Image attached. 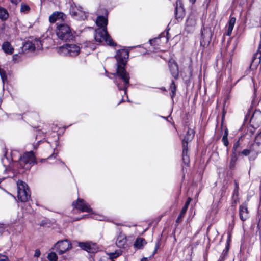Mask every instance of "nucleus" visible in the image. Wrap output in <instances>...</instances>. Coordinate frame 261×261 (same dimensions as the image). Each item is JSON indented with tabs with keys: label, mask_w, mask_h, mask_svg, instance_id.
I'll list each match as a JSON object with an SVG mask.
<instances>
[{
	"label": "nucleus",
	"mask_w": 261,
	"mask_h": 261,
	"mask_svg": "<svg viewBox=\"0 0 261 261\" xmlns=\"http://www.w3.org/2000/svg\"><path fill=\"white\" fill-rule=\"evenodd\" d=\"M129 53L126 49H121L117 51L115 58L116 59V72L113 74L114 82L119 90H124L126 94L127 89L129 85V74L126 70L125 67L128 58Z\"/></svg>",
	"instance_id": "1"
},
{
	"label": "nucleus",
	"mask_w": 261,
	"mask_h": 261,
	"mask_svg": "<svg viewBox=\"0 0 261 261\" xmlns=\"http://www.w3.org/2000/svg\"><path fill=\"white\" fill-rule=\"evenodd\" d=\"M56 34L61 40L65 42L73 40L74 38L73 31L65 23H61L57 26Z\"/></svg>",
	"instance_id": "2"
},
{
	"label": "nucleus",
	"mask_w": 261,
	"mask_h": 261,
	"mask_svg": "<svg viewBox=\"0 0 261 261\" xmlns=\"http://www.w3.org/2000/svg\"><path fill=\"white\" fill-rule=\"evenodd\" d=\"M194 136V131L193 129L189 128L187 131L186 135L182 140V161L183 163L186 165H188L189 163H190V159L188 151V143L189 141L192 140Z\"/></svg>",
	"instance_id": "3"
},
{
	"label": "nucleus",
	"mask_w": 261,
	"mask_h": 261,
	"mask_svg": "<svg viewBox=\"0 0 261 261\" xmlns=\"http://www.w3.org/2000/svg\"><path fill=\"white\" fill-rule=\"evenodd\" d=\"M94 38L97 42L99 43L105 41L108 45L114 46V43L106 30V28H98L95 30Z\"/></svg>",
	"instance_id": "4"
},
{
	"label": "nucleus",
	"mask_w": 261,
	"mask_h": 261,
	"mask_svg": "<svg viewBox=\"0 0 261 261\" xmlns=\"http://www.w3.org/2000/svg\"><path fill=\"white\" fill-rule=\"evenodd\" d=\"M18 199L21 202L27 201L31 197L30 190L27 184L22 181L17 182Z\"/></svg>",
	"instance_id": "5"
},
{
	"label": "nucleus",
	"mask_w": 261,
	"mask_h": 261,
	"mask_svg": "<svg viewBox=\"0 0 261 261\" xmlns=\"http://www.w3.org/2000/svg\"><path fill=\"white\" fill-rule=\"evenodd\" d=\"M35 162V156L32 151L23 154L19 158V164L22 168L29 169L31 165Z\"/></svg>",
	"instance_id": "6"
},
{
	"label": "nucleus",
	"mask_w": 261,
	"mask_h": 261,
	"mask_svg": "<svg viewBox=\"0 0 261 261\" xmlns=\"http://www.w3.org/2000/svg\"><path fill=\"white\" fill-rule=\"evenodd\" d=\"M60 50L65 55L70 57H76L80 53V48L75 44H66L60 47Z\"/></svg>",
	"instance_id": "7"
},
{
	"label": "nucleus",
	"mask_w": 261,
	"mask_h": 261,
	"mask_svg": "<svg viewBox=\"0 0 261 261\" xmlns=\"http://www.w3.org/2000/svg\"><path fill=\"white\" fill-rule=\"evenodd\" d=\"M59 254H62L71 247V243L67 240L58 241L55 246Z\"/></svg>",
	"instance_id": "8"
},
{
	"label": "nucleus",
	"mask_w": 261,
	"mask_h": 261,
	"mask_svg": "<svg viewBox=\"0 0 261 261\" xmlns=\"http://www.w3.org/2000/svg\"><path fill=\"white\" fill-rule=\"evenodd\" d=\"M201 34L202 37V40L200 41L201 44L203 43L204 45L206 44H208L211 41V38L213 35L211 28H203L201 30Z\"/></svg>",
	"instance_id": "9"
},
{
	"label": "nucleus",
	"mask_w": 261,
	"mask_h": 261,
	"mask_svg": "<svg viewBox=\"0 0 261 261\" xmlns=\"http://www.w3.org/2000/svg\"><path fill=\"white\" fill-rule=\"evenodd\" d=\"M261 60V34H260V41L258 47V49L256 53H255L252 58L251 63L250 64V68L252 69H256Z\"/></svg>",
	"instance_id": "10"
},
{
	"label": "nucleus",
	"mask_w": 261,
	"mask_h": 261,
	"mask_svg": "<svg viewBox=\"0 0 261 261\" xmlns=\"http://www.w3.org/2000/svg\"><path fill=\"white\" fill-rule=\"evenodd\" d=\"M185 15V10L181 5V2L179 0L176 1V7L175 9V16L176 19L178 21L182 20Z\"/></svg>",
	"instance_id": "11"
},
{
	"label": "nucleus",
	"mask_w": 261,
	"mask_h": 261,
	"mask_svg": "<svg viewBox=\"0 0 261 261\" xmlns=\"http://www.w3.org/2000/svg\"><path fill=\"white\" fill-rule=\"evenodd\" d=\"M75 207L82 212H91L92 210L90 206L83 199L79 198Z\"/></svg>",
	"instance_id": "12"
},
{
	"label": "nucleus",
	"mask_w": 261,
	"mask_h": 261,
	"mask_svg": "<svg viewBox=\"0 0 261 261\" xmlns=\"http://www.w3.org/2000/svg\"><path fill=\"white\" fill-rule=\"evenodd\" d=\"M168 65L172 76L175 79H177L179 76V69L177 63L174 61H169Z\"/></svg>",
	"instance_id": "13"
},
{
	"label": "nucleus",
	"mask_w": 261,
	"mask_h": 261,
	"mask_svg": "<svg viewBox=\"0 0 261 261\" xmlns=\"http://www.w3.org/2000/svg\"><path fill=\"white\" fill-rule=\"evenodd\" d=\"M81 9V7L77 8L76 7H72L70 10V14L72 16H80L81 19L84 20L87 18V14Z\"/></svg>",
	"instance_id": "14"
},
{
	"label": "nucleus",
	"mask_w": 261,
	"mask_h": 261,
	"mask_svg": "<svg viewBox=\"0 0 261 261\" xmlns=\"http://www.w3.org/2000/svg\"><path fill=\"white\" fill-rule=\"evenodd\" d=\"M248 210L247 204L244 203L241 204L239 207V215L240 219L244 221L248 217Z\"/></svg>",
	"instance_id": "15"
},
{
	"label": "nucleus",
	"mask_w": 261,
	"mask_h": 261,
	"mask_svg": "<svg viewBox=\"0 0 261 261\" xmlns=\"http://www.w3.org/2000/svg\"><path fill=\"white\" fill-rule=\"evenodd\" d=\"M116 245L119 248H125L127 246V239L125 234H120L118 236L116 242Z\"/></svg>",
	"instance_id": "16"
},
{
	"label": "nucleus",
	"mask_w": 261,
	"mask_h": 261,
	"mask_svg": "<svg viewBox=\"0 0 261 261\" xmlns=\"http://www.w3.org/2000/svg\"><path fill=\"white\" fill-rule=\"evenodd\" d=\"M261 136V130L257 134L255 137V142L250 146V149L252 151L255 152L256 153H261V148L259 146L260 145V142L256 141L258 137Z\"/></svg>",
	"instance_id": "17"
},
{
	"label": "nucleus",
	"mask_w": 261,
	"mask_h": 261,
	"mask_svg": "<svg viewBox=\"0 0 261 261\" xmlns=\"http://www.w3.org/2000/svg\"><path fill=\"white\" fill-rule=\"evenodd\" d=\"M65 17V15L63 13L56 12L49 16V20L51 23H54L57 20H63Z\"/></svg>",
	"instance_id": "18"
},
{
	"label": "nucleus",
	"mask_w": 261,
	"mask_h": 261,
	"mask_svg": "<svg viewBox=\"0 0 261 261\" xmlns=\"http://www.w3.org/2000/svg\"><path fill=\"white\" fill-rule=\"evenodd\" d=\"M250 122L257 125L261 124V113L260 111H255L250 119Z\"/></svg>",
	"instance_id": "19"
},
{
	"label": "nucleus",
	"mask_w": 261,
	"mask_h": 261,
	"mask_svg": "<svg viewBox=\"0 0 261 261\" xmlns=\"http://www.w3.org/2000/svg\"><path fill=\"white\" fill-rule=\"evenodd\" d=\"M242 148V147L241 145L240 140L239 139L233 144L232 149V154L237 156H240Z\"/></svg>",
	"instance_id": "20"
},
{
	"label": "nucleus",
	"mask_w": 261,
	"mask_h": 261,
	"mask_svg": "<svg viewBox=\"0 0 261 261\" xmlns=\"http://www.w3.org/2000/svg\"><path fill=\"white\" fill-rule=\"evenodd\" d=\"M35 49V45L32 42L27 41L23 43L22 47V51L23 53L26 51H33Z\"/></svg>",
	"instance_id": "21"
},
{
	"label": "nucleus",
	"mask_w": 261,
	"mask_h": 261,
	"mask_svg": "<svg viewBox=\"0 0 261 261\" xmlns=\"http://www.w3.org/2000/svg\"><path fill=\"white\" fill-rule=\"evenodd\" d=\"M2 49L4 51L9 55H12L14 52V48L8 41L4 42L2 45Z\"/></svg>",
	"instance_id": "22"
},
{
	"label": "nucleus",
	"mask_w": 261,
	"mask_h": 261,
	"mask_svg": "<svg viewBox=\"0 0 261 261\" xmlns=\"http://www.w3.org/2000/svg\"><path fill=\"white\" fill-rule=\"evenodd\" d=\"M96 23L100 28H106L108 24V20L103 16H99L97 18Z\"/></svg>",
	"instance_id": "23"
},
{
	"label": "nucleus",
	"mask_w": 261,
	"mask_h": 261,
	"mask_svg": "<svg viewBox=\"0 0 261 261\" xmlns=\"http://www.w3.org/2000/svg\"><path fill=\"white\" fill-rule=\"evenodd\" d=\"M236 18L231 17L230 18L228 21V27L227 30V32L226 33V35L227 36H230L231 34L232 31L233 30L234 23L236 22Z\"/></svg>",
	"instance_id": "24"
},
{
	"label": "nucleus",
	"mask_w": 261,
	"mask_h": 261,
	"mask_svg": "<svg viewBox=\"0 0 261 261\" xmlns=\"http://www.w3.org/2000/svg\"><path fill=\"white\" fill-rule=\"evenodd\" d=\"M146 242L144 238H139L136 239L134 243V246L138 249H142Z\"/></svg>",
	"instance_id": "25"
},
{
	"label": "nucleus",
	"mask_w": 261,
	"mask_h": 261,
	"mask_svg": "<svg viewBox=\"0 0 261 261\" xmlns=\"http://www.w3.org/2000/svg\"><path fill=\"white\" fill-rule=\"evenodd\" d=\"M196 24V20L193 16H189L186 21L187 27H194Z\"/></svg>",
	"instance_id": "26"
},
{
	"label": "nucleus",
	"mask_w": 261,
	"mask_h": 261,
	"mask_svg": "<svg viewBox=\"0 0 261 261\" xmlns=\"http://www.w3.org/2000/svg\"><path fill=\"white\" fill-rule=\"evenodd\" d=\"M237 155L231 154V159L229 164V168L231 170H233L235 168L236 163L237 161L238 160Z\"/></svg>",
	"instance_id": "27"
},
{
	"label": "nucleus",
	"mask_w": 261,
	"mask_h": 261,
	"mask_svg": "<svg viewBox=\"0 0 261 261\" xmlns=\"http://www.w3.org/2000/svg\"><path fill=\"white\" fill-rule=\"evenodd\" d=\"M8 16L9 14L7 10L4 8H0V18L5 20L8 18Z\"/></svg>",
	"instance_id": "28"
},
{
	"label": "nucleus",
	"mask_w": 261,
	"mask_h": 261,
	"mask_svg": "<svg viewBox=\"0 0 261 261\" xmlns=\"http://www.w3.org/2000/svg\"><path fill=\"white\" fill-rule=\"evenodd\" d=\"M79 246L83 250L87 252H91V245L88 243H80Z\"/></svg>",
	"instance_id": "29"
},
{
	"label": "nucleus",
	"mask_w": 261,
	"mask_h": 261,
	"mask_svg": "<svg viewBox=\"0 0 261 261\" xmlns=\"http://www.w3.org/2000/svg\"><path fill=\"white\" fill-rule=\"evenodd\" d=\"M170 89L171 91V96L173 98L175 95L176 90V86L174 81H172L170 84Z\"/></svg>",
	"instance_id": "30"
},
{
	"label": "nucleus",
	"mask_w": 261,
	"mask_h": 261,
	"mask_svg": "<svg viewBox=\"0 0 261 261\" xmlns=\"http://www.w3.org/2000/svg\"><path fill=\"white\" fill-rule=\"evenodd\" d=\"M187 211V210H185V208H182L179 215L178 216V217H177V218L176 220V223H179L181 222V221H182V218L184 217V216L185 215Z\"/></svg>",
	"instance_id": "31"
},
{
	"label": "nucleus",
	"mask_w": 261,
	"mask_h": 261,
	"mask_svg": "<svg viewBox=\"0 0 261 261\" xmlns=\"http://www.w3.org/2000/svg\"><path fill=\"white\" fill-rule=\"evenodd\" d=\"M48 259L50 261H56L57 260V256L56 253L50 252L48 254Z\"/></svg>",
	"instance_id": "32"
},
{
	"label": "nucleus",
	"mask_w": 261,
	"mask_h": 261,
	"mask_svg": "<svg viewBox=\"0 0 261 261\" xmlns=\"http://www.w3.org/2000/svg\"><path fill=\"white\" fill-rule=\"evenodd\" d=\"M30 7L24 3L21 4L20 11L21 12H27L30 10Z\"/></svg>",
	"instance_id": "33"
},
{
	"label": "nucleus",
	"mask_w": 261,
	"mask_h": 261,
	"mask_svg": "<svg viewBox=\"0 0 261 261\" xmlns=\"http://www.w3.org/2000/svg\"><path fill=\"white\" fill-rule=\"evenodd\" d=\"M34 43L35 45V48H37V49H40L41 48L42 44L41 40H36L34 41Z\"/></svg>",
	"instance_id": "34"
},
{
	"label": "nucleus",
	"mask_w": 261,
	"mask_h": 261,
	"mask_svg": "<svg viewBox=\"0 0 261 261\" xmlns=\"http://www.w3.org/2000/svg\"><path fill=\"white\" fill-rule=\"evenodd\" d=\"M228 246H229L228 244H227V245L226 247V251H224V252L223 253L222 256L221 257V258L219 259L218 261H224L225 256H226L227 255V253H228V249H229Z\"/></svg>",
	"instance_id": "35"
},
{
	"label": "nucleus",
	"mask_w": 261,
	"mask_h": 261,
	"mask_svg": "<svg viewBox=\"0 0 261 261\" xmlns=\"http://www.w3.org/2000/svg\"><path fill=\"white\" fill-rule=\"evenodd\" d=\"M251 151H252L251 150L250 148V149H244L241 151L240 155H243L244 156H248L249 155V154L250 153V152Z\"/></svg>",
	"instance_id": "36"
},
{
	"label": "nucleus",
	"mask_w": 261,
	"mask_h": 261,
	"mask_svg": "<svg viewBox=\"0 0 261 261\" xmlns=\"http://www.w3.org/2000/svg\"><path fill=\"white\" fill-rule=\"evenodd\" d=\"M0 75L2 81L4 82L5 80L7 79V75L6 74V72L0 68Z\"/></svg>",
	"instance_id": "37"
},
{
	"label": "nucleus",
	"mask_w": 261,
	"mask_h": 261,
	"mask_svg": "<svg viewBox=\"0 0 261 261\" xmlns=\"http://www.w3.org/2000/svg\"><path fill=\"white\" fill-rule=\"evenodd\" d=\"M160 243L159 241H158L155 243V248H154V250L153 253H152V255L151 256V257L153 256L157 252L158 250L160 247Z\"/></svg>",
	"instance_id": "38"
},
{
	"label": "nucleus",
	"mask_w": 261,
	"mask_h": 261,
	"mask_svg": "<svg viewBox=\"0 0 261 261\" xmlns=\"http://www.w3.org/2000/svg\"><path fill=\"white\" fill-rule=\"evenodd\" d=\"M222 141L225 146H227L229 145V141L227 137H222Z\"/></svg>",
	"instance_id": "39"
},
{
	"label": "nucleus",
	"mask_w": 261,
	"mask_h": 261,
	"mask_svg": "<svg viewBox=\"0 0 261 261\" xmlns=\"http://www.w3.org/2000/svg\"><path fill=\"white\" fill-rule=\"evenodd\" d=\"M0 261H9L8 257L4 255L0 254Z\"/></svg>",
	"instance_id": "40"
},
{
	"label": "nucleus",
	"mask_w": 261,
	"mask_h": 261,
	"mask_svg": "<svg viewBox=\"0 0 261 261\" xmlns=\"http://www.w3.org/2000/svg\"><path fill=\"white\" fill-rule=\"evenodd\" d=\"M40 255V251L39 249H36L34 254V256L38 257Z\"/></svg>",
	"instance_id": "41"
},
{
	"label": "nucleus",
	"mask_w": 261,
	"mask_h": 261,
	"mask_svg": "<svg viewBox=\"0 0 261 261\" xmlns=\"http://www.w3.org/2000/svg\"><path fill=\"white\" fill-rule=\"evenodd\" d=\"M118 256H119V254H116V253H112L110 254V257L111 258H116Z\"/></svg>",
	"instance_id": "42"
},
{
	"label": "nucleus",
	"mask_w": 261,
	"mask_h": 261,
	"mask_svg": "<svg viewBox=\"0 0 261 261\" xmlns=\"http://www.w3.org/2000/svg\"><path fill=\"white\" fill-rule=\"evenodd\" d=\"M228 130L227 128H225V132H224V133L223 135V137H228Z\"/></svg>",
	"instance_id": "43"
},
{
	"label": "nucleus",
	"mask_w": 261,
	"mask_h": 261,
	"mask_svg": "<svg viewBox=\"0 0 261 261\" xmlns=\"http://www.w3.org/2000/svg\"><path fill=\"white\" fill-rule=\"evenodd\" d=\"M190 203H189L188 202L186 201L184 207H182V208H185V210H187L188 209V207L189 206V205Z\"/></svg>",
	"instance_id": "44"
},
{
	"label": "nucleus",
	"mask_w": 261,
	"mask_h": 261,
	"mask_svg": "<svg viewBox=\"0 0 261 261\" xmlns=\"http://www.w3.org/2000/svg\"><path fill=\"white\" fill-rule=\"evenodd\" d=\"M10 1L11 2V3H12L13 4H17L18 3H19L21 0H10Z\"/></svg>",
	"instance_id": "45"
},
{
	"label": "nucleus",
	"mask_w": 261,
	"mask_h": 261,
	"mask_svg": "<svg viewBox=\"0 0 261 261\" xmlns=\"http://www.w3.org/2000/svg\"><path fill=\"white\" fill-rule=\"evenodd\" d=\"M47 224V222L46 221H42L41 223H40V225L41 226H45Z\"/></svg>",
	"instance_id": "46"
},
{
	"label": "nucleus",
	"mask_w": 261,
	"mask_h": 261,
	"mask_svg": "<svg viewBox=\"0 0 261 261\" xmlns=\"http://www.w3.org/2000/svg\"><path fill=\"white\" fill-rule=\"evenodd\" d=\"M17 57V54H15V55H13V60H16V57Z\"/></svg>",
	"instance_id": "47"
},
{
	"label": "nucleus",
	"mask_w": 261,
	"mask_h": 261,
	"mask_svg": "<svg viewBox=\"0 0 261 261\" xmlns=\"http://www.w3.org/2000/svg\"><path fill=\"white\" fill-rule=\"evenodd\" d=\"M4 224L3 223H0V229H4Z\"/></svg>",
	"instance_id": "48"
},
{
	"label": "nucleus",
	"mask_w": 261,
	"mask_h": 261,
	"mask_svg": "<svg viewBox=\"0 0 261 261\" xmlns=\"http://www.w3.org/2000/svg\"><path fill=\"white\" fill-rule=\"evenodd\" d=\"M191 200H192V199L191 198L189 197V198H188L187 201L189 203H190Z\"/></svg>",
	"instance_id": "49"
},
{
	"label": "nucleus",
	"mask_w": 261,
	"mask_h": 261,
	"mask_svg": "<svg viewBox=\"0 0 261 261\" xmlns=\"http://www.w3.org/2000/svg\"><path fill=\"white\" fill-rule=\"evenodd\" d=\"M141 261H148L147 258L146 257L143 258Z\"/></svg>",
	"instance_id": "50"
},
{
	"label": "nucleus",
	"mask_w": 261,
	"mask_h": 261,
	"mask_svg": "<svg viewBox=\"0 0 261 261\" xmlns=\"http://www.w3.org/2000/svg\"><path fill=\"white\" fill-rule=\"evenodd\" d=\"M155 39H151V40H149V42H150V44H152V42H153V41H155Z\"/></svg>",
	"instance_id": "51"
},
{
	"label": "nucleus",
	"mask_w": 261,
	"mask_h": 261,
	"mask_svg": "<svg viewBox=\"0 0 261 261\" xmlns=\"http://www.w3.org/2000/svg\"><path fill=\"white\" fill-rule=\"evenodd\" d=\"M190 1L192 4H194L196 0H190Z\"/></svg>",
	"instance_id": "52"
},
{
	"label": "nucleus",
	"mask_w": 261,
	"mask_h": 261,
	"mask_svg": "<svg viewBox=\"0 0 261 261\" xmlns=\"http://www.w3.org/2000/svg\"><path fill=\"white\" fill-rule=\"evenodd\" d=\"M189 74H190V76H191L192 73H191V71H190V73H189Z\"/></svg>",
	"instance_id": "53"
}]
</instances>
